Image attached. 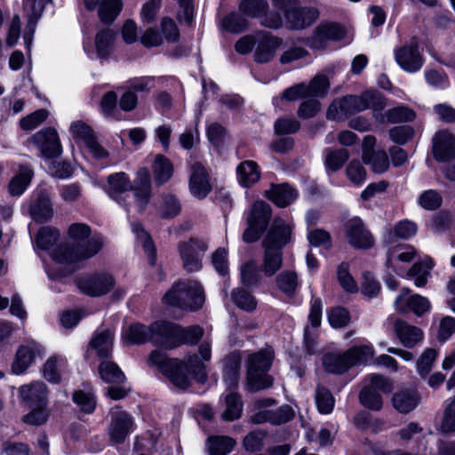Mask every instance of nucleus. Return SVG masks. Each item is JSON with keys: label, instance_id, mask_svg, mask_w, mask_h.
Instances as JSON below:
<instances>
[{"label": "nucleus", "instance_id": "nucleus-1", "mask_svg": "<svg viewBox=\"0 0 455 455\" xmlns=\"http://www.w3.org/2000/svg\"><path fill=\"white\" fill-rule=\"evenodd\" d=\"M68 236L73 244L64 243L58 246L52 252V259L60 263H73L92 258L103 246L100 238L88 239L91 228L84 223H73L68 228Z\"/></svg>", "mask_w": 455, "mask_h": 455}, {"label": "nucleus", "instance_id": "nucleus-2", "mask_svg": "<svg viewBox=\"0 0 455 455\" xmlns=\"http://www.w3.org/2000/svg\"><path fill=\"white\" fill-rule=\"evenodd\" d=\"M384 108L385 102L381 94L368 91L360 95H347L334 100L327 109L326 117L329 120L341 121L368 108L379 111Z\"/></svg>", "mask_w": 455, "mask_h": 455}, {"label": "nucleus", "instance_id": "nucleus-3", "mask_svg": "<svg viewBox=\"0 0 455 455\" xmlns=\"http://www.w3.org/2000/svg\"><path fill=\"white\" fill-rule=\"evenodd\" d=\"M204 291L196 280L186 279L176 282L165 293L164 302L182 310L196 311L204 303Z\"/></svg>", "mask_w": 455, "mask_h": 455}, {"label": "nucleus", "instance_id": "nucleus-4", "mask_svg": "<svg viewBox=\"0 0 455 455\" xmlns=\"http://www.w3.org/2000/svg\"><path fill=\"white\" fill-rule=\"evenodd\" d=\"M274 358L271 348H265L251 354L246 361L247 386L251 392L268 388L273 384V379L267 374Z\"/></svg>", "mask_w": 455, "mask_h": 455}, {"label": "nucleus", "instance_id": "nucleus-5", "mask_svg": "<svg viewBox=\"0 0 455 455\" xmlns=\"http://www.w3.org/2000/svg\"><path fill=\"white\" fill-rule=\"evenodd\" d=\"M372 357L371 347L359 346L351 347L343 354H328L323 356V363L328 372L340 374L352 366L367 363Z\"/></svg>", "mask_w": 455, "mask_h": 455}, {"label": "nucleus", "instance_id": "nucleus-6", "mask_svg": "<svg viewBox=\"0 0 455 455\" xmlns=\"http://www.w3.org/2000/svg\"><path fill=\"white\" fill-rule=\"evenodd\" d=\"M272 217L270 205L264 201H256L248 213L247 228L243 234V241L246 243L257 242L266 231Z\"/></svg>", "mask_w": 455, "mask_h": 455}, {"label": "nucleus", "instance_id": "nucleus-7", "mask_svg": "<svg viewBox=\"0 0 455 455\" xmlns=\"http://www.w3.org/2000/svg\"><path fill=\"white\" fill-rule=\"evenodd\" d=\"M178 249L183 268L187 272H197L202 268V259L204 252L208 250L206 242L191 238L188 242L180 243Z\"/></svg>", "mask_w": 455, "mask_h": 455}, {"label": "nucleus", "instance_id": "nucleus-8", "mask_svg": "<svg viewBox=\"0 0 455 455\" xmlns=\"http://www.w3.org/2000/svg\"><path fill=\"white\" fill-rule=\"evenodd\" d=\"M76 285L84 294L100 297L113 289L115 279L108 274H94L77 279Z\"/></svg>", "mask_w": 455, "mask_h": 455}, {"label": "nucleus", "instance_id": "nucleus-9", "mask_svg": "<svg viewBox=\"0 0 455 455\" xmlns=\"http://www.w3.org/2000/svg\"><path fill=\"white\" fill-rule=\"evenodd\" d=\"M31 140L45 158L58 157L62 153V147L55 129L48 127L35 133Z\"/></svg>", "mask_w": 455, "mask_h": 455}, {"label": "nucleus", "instance_id": "nucleus-10", "mask_svg": "<svg viewBox=\"0 0 455 455\" xmlns=\"http://www.w3.org/2000/svg\"><path fill=\"white\" fill-rule=\"evenodd\" d=\"M418 46V40L413 37L410 43L395 51V61L406 72H417L423 66V57L419 53Z\"/></svg>", "mask_w": 455, "mask_h": 455}, {"label": "nucleus", "instance_id": "nucleus-11", "mask_svg": "<svg viewBox=\"0 0 455 455\" xmlns=\"http://www.w3.org/2000/svg\"><path fill=\"white\" fill-rule=\"evenodd\" d=\"M345 31L343 28L335 22H321L313 31L308 39V45L316 50L327 47L329 41H337L343 38Z\"/></svg>", "mask_w": 455, "mask_h": 455}, {"label": "nucleus", "instance_id": "nucleus-12", "mask_svg": "<svg viewBox=\"0 0 455 455\" xmlns=\"http://www.w3.org/2000/svg\"><path fill=\"white\" fill-rule=\"evenodd\" d=\"M132 418L124 411L116 407L111 411V422L108 428L112 442L122 443L133 430Z\"/></svg>", "mask_w": 455, "mask_h": 455}, {"label": "nucleus", "instance_id": "nucleus-13", "mask_svg": "<svg viewBox=\"0 0 455 455\" xmlns=\"http://www.w3.org/2000/svg\"><path fill=\"white\" fill-rule=\"evenodd\" d=\"M345 231L348 243L355 248L369 249L374 243L371 233L365 228L363 220L358 217L347 221Z\"/></svg>", "mask_w": 455, "mask_h": 455}, {"label": "nucleus", "instance_id": "nucleus-14", "mask_svg": "<svg viewBox=\"0 0 455 455\" xmlns=\"http://www.w3.org/2000/svg\"><path fill=\"white\" fill-rule=\"evenodd\" d=\"M49 389L43 381L24 384L19 388V396L27 407L49 404Z\"/></svg>", "mask_w": 455, "mask_h": 455}, {"label": "nucleus", "instance_id": "nucleus-15", "mask_svg": "<svg viewBox=\"0 0 455 455\" xmlns=\"http://www.w3.org/2000/svg\"><path fill=\"white\" fill-rule=\"evenodd\" d=\"M409 289H403L400 295L395 300V309L403 314L409 311L413 312L416 315L421 316L429 311L431 305L429 300L419 294L409 296Z\"/></svg>", "mask_w": 455, "mask_h": 455}, {"label": "nucleus", "instance_id": "nucleus-16", "mask_svg": "<svg viewBox=\"0 0 455 455\" xmlns=\"http://www.w3.org/2000/svg\"><path fill=\"white\" fill-rule=\"evenodd\" d=\"M151 327V342L165 348L177 347L179 325L166 321H157L153 323Z\"/></svg>", "mask_w": 455, "mask_h": 455}, {"label": "nucleus", "instance_id": "nucleus-17", "mask_svg": "<svg viewBox=\"0 0 455 455\" xmlns=\"http://www.w3.org/2000/svg\"><path fill=\"white\" fill-rule=\"evenodd\" d=\"M319 18V11L310 6H297L294 10L286 11V23L291 29H304L313 25Z\"/></svg>", "mask_w": 455, "mask_h": 455}, {"label": "nucleus", "instance_id": "nucleus-18", "mask_svg": "<svg viewBox=\"0 0 455 455\" xmlns=\"http://www.w3.org/2000/svg\"><path fill=\"white\" fill-rule=\"evenodd\" d=\"M189 190L198 199L206 197L212 191L208 172L200 163H195L191 165Z\"/></svg>", "mask_w": 455, "mask_h": 455}, {"label": "nucleus", "instance_id": "nucleus-19", "mask_svg": "<svg viewBox=\"0 0 455 455\" xmlns=\"http://www.w3.org/2000/svg\"><path fill=\"white\" fill-rule=\"evenodd\" d=\"M433 155L440 162H447L455 157V138L448 131H440L433 138Z\"/></svg>", "mask_w": 455, "mask_h": 455}, {"label": "nucleus", "instance_id": "nucleus-20", "mask_svg": "<svg viewBox=\"0 0 455 455\" xmlns=\"http://www.w3.org/2000/svg\"><path fill=\"white\" fill-rule=\"evenodd\" d=\"M291 229V226L283 220L275 219L270 230L262 242V246L278 248L282 251L283 247L290 242Z\"/></svg>", "mask_w": 455, "mask_h": 455}, {"label": "nucleus", "instance_id": "nucleus-21", "mask_svg": "<svg viewBox=\"0 0 455 455\" xmlns=\"http://www.w3.org/2000/svg\"><path fill=\"white\" fill-rule=\"evenodd\" d=\"M394 331L401 344L407 348L414 347L424 339V332L420 328L403 319H396L394 322Z\"/></svg>", "mask_w": 455, "mask_h": 455}, {"label": "nucleus", "instance_id": "nucleus-22", "mask_svg": "<svg viewBox=\"0 0 455 455\" xmlns=\"http://www.w3.org/2000/svg\"><path fill=\"white\" fill-rule=\"evenodd\" d=\"M151 177L147 168H140L136 173L132 191L140 212H143L151 197Z\"/></svg>", "mask_w": 455, "mask_h": 455}, {"label": "nucleus", "instance_id": "nucleus-23", "mask_svg": "<svg viewBox=\"0 0 455 455\" xmlns=\"http://www.w3.org/2000/svg\"><path fill=\"white\" fill-rule=\"evenodd\" d=\"M29 215L38 223L49 221L53 216V208L49 193L45 189L38 192L29 204Z\"/></svg>", "mask_w": 455, "mask_h": 455}, {"label": "nucleus", "instance_id": "nucleus-24", "mask_svg": "<svg viewBox=\"0 0 455 455\" xmlns=\"http://www.w3.org/2000/svg\"><path fill=\"white\" fill-rule=\"evenodd\" d=\"M132 189V182L124 172H115L108 176L105 192L110 198L121 204L122 195Z\"/></svg>", "mask_w": 455, "mask_h": 455}, {"label": "nucleus", "instance_id": "nucleus-25", "mask_svg": "<svg viewBox=\"0 0 455 455\" xmlns=\"http://www.w3.org/2000/svg\"><path fill=\"white\" fill-rule=\"evenodd\" d=\"M88 10H94L99 5V17L103 23H112L122 10L121 0H84Z\"/></svg>", "mask_w": 455, "mask_h": 455}, {"label": "nucleus", "instance_id": "nucleus-26", "mask_svg": "<svg viewBox=\"0 0 455 455\" xmlns=\"http://www.w3.org/2000/svg\"><path fill=\"white\" fill-rule=\"evenodd\" d=\"M115 332L111 329L97 331L90 342V348L103 359L110 356L114 345Z\"/></svg>", "mask_w": 455, "mask_h": 455}, {"label": "nucleus", "instance_id": "nucleus-27", "mask_svg": "<svg viewBox=\"0 0 455 455\" xmlns=\"http://www.w3.org/2000/svg\"><path fill=\"white\" fill-rule=\"evenodd\" d=\"M283 40L276 36L264 34L259 41L254 52L255 61L266 63L273 59L276 49L282 45Z\"/></svg>", "mask_w": 455, "mask_h": 455}, {"label": "nucleus", "instance_id": "nucleus-28", "mask_svg": "<svg viewBox=\"0 0 455 455\" xmlns=\"http://www.w3.org/2000/svg\"><path fill=\"white\" fill-rule=\"evenodd\" d=\"M296 189L286 183L272 185L266 191V196L276 206L284 208L291 204L297 197Z\"/></svg>", "mask_w": 455, "mask_h": 455}, {"label": "nucleus", "instance_id": "nucleus-29", "mask_svg": "<svg viewBox=\"0 0 455 455\" xmlns=\"http://www.w3.org/2000/svg\"><path fill=\"white\" fill-rule=\"evenodd\" d=\"M419 402V395L415 389L405 388L395 392L392 397L394 408L401 413L414 410Z\"/></svg>", "mask_w": 455, "mask_h": 455}, {"label": "nucleus", "instance_id": "nucleus-30", "mask_svg": "<svg viewBox=\"0 0 455 455\" xmlns=\"http://www.w3.org/2000/svg\"><path fill=\"white\" fill-rule=\"evenodd\" d=\"M264 253L260 271L267 277H271L281 269L283 266V251L278 248L262 246Z\"/></svg>", "mask_w": 455, "mask_h": 455}, {"label": "nucleus", "instance_id": "nucleus-31", "mask_svg": "<svg viewBox=\"0 0 455 455\" xmlns=\"http://www.w3.org/2000/svg\"><path fill=\"white\" fill-rule=\"evenodd\" d=\"M152 327L140 323H132L123 333L122 339L126 345H140L150 341Z\"/></svg>", "mask_w": 455, "mask_h": 455}, {"label": "nucleus", "instance_id": "nucleus-32", "mask_svg": "<svg viewBox=\"0 0 455 455\" xmlns=\"http://www.w3.org/2000/svg\"><path fill=\"white\" fill-rule=\"evenodd\" d=\"M240 368L241 357L238 354H230L224 359V381L228 388L232 389L237 387L240 376Z\"/></svg>", "mask_w": 455, "mask_h": 455}, {"label": "nucleus", "instance_id": "nucleus-33", "mask_svg": "<svg viewBox=\"0 0 455 455\" xmlns=\"http://www.w3.org/2000/svg\"><path fill=\"white\" fill-rule=\"evenodd\" d=\"M36 351H39V348L36 344L21 346L18 349L12 363V372L17 375L23 373L32 363Z\"/></svg>", "mask_w": 455, "mask_h": 455}, {"label": "nucleus", "instance_id": "nucleus-34", "mask_svg": "<svg viewBox=\"0 0 455 455\" xmlns=\"http://www.w3.org/2000/svg\"><path fill=\"white\" fill-rule=\"evenodd\" d=\"M239 183L246 188L255 184L260 177L258 164L253 161H244L236 169Z\"/></svg>", "mask_w": 455, "mask_h": 455}, {"label": "nucleus", "instance_id": "nucleus-35", "mask_svg": "<svg viewBox=\"0 0 455 455\" xmlns=\"http://www.w3.org/2000/svg\"><path fill=\"white\" fill-rule=\"evenodd\" d=\"M154 179L156 185L166 183L173 173V166L171 161L163 155H156L153 163Z\"/></svg>", "mask_w": 455, "mask_h": 455}, {"label": "nucleus", "instance_id": "nucleus-36", "mask_svg": "<svg viewBox=\"0 0 455 455\" xmlns=\"http://www.w3.org/2000/svg\"><path fill=\"white\" fill-rule=\"evenodd\" d=\"M33 177V171L28 165H21L19 173L14 176L9 184V192L12 196H20L29 185Z\"/></svg>", "mask_w": 455, "mask_h": 455}, {"label": "nucleus", "instance_id": "nucleus-37", "mask_svg": "<svg viewBox=\"0 0 455 455\" xmlns=\"http://www.w3.org/2000/svg\"><path fill=\"white\" fill-rule=\"evenodd\" d=\"M116 33L110 28L99 31L95 36L97 54L100 58L107 57L113 47Z\"/></svg>", "mask_w": 455, "mask_h": 455}, {"label": "nucleus", "instance_id": "nucleus-38", "mask_svg": "<svg viewBox=\"0 0 455 455\" xmlns=\"http://www.w3.org/2000/svg\"><path fill=\"white\" fill-rule=\"evenodd\" d=\"M225 403L226 409L221 415L222 419L228 421L239 419L243 411L241 396L237 393L232 392L226 396Z\"/></svg>", "mask_w": 455, "mask_h": 455}, {"label": "nucleus", "instance_id": "nucleus-39", "mask_svg": "<svg viewBox=\"0 0 455 455\" xmlns=\"http://www.w3.org/2000/svg\"><path fill=\"white\" fill-rule=\"evenodd\" d=\"M235 443V440L228 436H212L208 439V451L210 455H227Z\"/></svg>", "mask_w": 455, "mask_h": 455}, {"label": "nucleus", "instance_id": "nucleus-40", "mask_svg": "<svg viewBox=\"0 0 455 455\" xmlns=\"http://www.w3.org/2000/svg\"><path fill=\"white\" fill-rule=\"evenodd\" d=\"M363 161L364 164H370L372 171L377 173H382L389 167L388 156L383 150L367 151L365 154H363Z\"/></svg>", "mask_w": 455, "mask_h": 455}, {"label": "nucleus", "instance_id": "nucleus-41", "mask_svg": "<svg viewBox=\"0 0 455 455\" xmlns=\"http://www.w3.org/2000/svg\"><path fill=\"white\" fill-rule=\"evenodd\" d=\"M99 373L101 379L108 383L121 384L125 380L124 374L113 362H102L99 366Z\"/></svg>", "mask_w": 455, "mask_h": 455}, {"label": "nucleus", "instance_id": "nucleus-42", "mask_svg": "<svg viewBox=\"0 0 455 455\" xmlns=\"http://www.w3.org/2000/svg\"><path fill=\"white\" fill-rule=\"evenodd\" d=\"M275 283L281 291L291 296L299 285L297 273L291 270H284L276 276Z\"/></svg>", "mask_w": 455, "mask_h": 455}, {"label": "nucleus", "instance_id": "nucleus-43", "mask_svg": "<svg viewBox=\"0 0 455 455\" xmlns=\"http://www.w3.org/2000/svg\"><path fill=\"white\" fill-rule=\"evenodd\" d=\"M132 231L141 242L145 252L148 255L149 264L154 266L156 259V251L151 236L144 230L140 224H132Z\"/></svg>", "mask_w": 455, "mask_h": 455}, {"label": "nucleus", "instance_id": "nucleus-44", "mask_svg": "<svg viewBox=\"0 0 455 455\" xmlns=\"http://www.w3.org/2000/svg\"><path fill=\"white\" fill-rule=\"evenodd\" d=\"M268 10L267 0H243L239 4V11L251 18H260Z\"/></svg>", "mask_w": 455, "mask_h": 455}, {"label": "nucleus", "instance_id": "nucleus-45", "mask_svg": "<svg viewBox=\"0 0 455 455\" xmlns=\"http://www.w3.org/2000/svg\"><path fill=\"white\" fill-rule=\"evenodd\" d=\"M30 411L23 416L22 421L31 426H41L47 422L51 416L48 405L28 407Z\"/></svg>", "mask_w": 455, "mask_h": 455}, {"label": "nucleus", "instance_id": "nucleus-46", "mask_svg": "<svg viewBox=\"0 0 455 455\" xmlns=\"http://www.w3.org/2000/svg\"><path fill=\"white\" fill-rule=\"evenodd\" d=\"M177 360L167 358L164 352L158 350L152 351L148 356V363L156 366L164 375L177 367Z\"/></svg>", "mask_w": 455, "mask_h": 455}, {"label": "nucleus", "instance_id": "nucleus-47", "mask_svg": "<svg viewBox=\"0 0 455 455\" xmlns=\"http://www.w3.org/2000/svg\"><path fill=\"white\" fill-rule=\"evenodd\" d=\"M241 280L247 287L255 286L259 283L260 274L255 260H249L241 266Z\"/></svg>", "mask_w": 455, "mask_h": 455}, {"label": "nucleus", "instance_id": "nucleus-48", "mask_svg": "<svg viewBox=\"0 0 455 455\" xmlns=\"http://www.w3.org/2000/svg\"><path fill=\"white\" fill-rule=\"evenodd\" d=\"M221 26L229 33L238 34L246 29L248 21L241 14L231 12L222 19Z\"/></svg>", "mask_w": 455, "mask_h": 455}, {"label": "nucleus", "instance_id": "nucleus-49", "mask_svg": "<svg viewBox=\"0 0 455 455\" xmlns=\"http://www.w3.org/2000/svg\"><path fill=\"white\" fill-rule=\"evenodd\" d=\"M232 299L239 308L247 312L253 311L257 307V300L252 294L242 288L233 291Z\"/></svg>", "mask_w": 455, "mask_h": 455}, {"label": "nucleus", "instance_id": "nucleus-50", "mask_svg": "<svg viewBox=\"0 0 455 455\" xmlns=\"http://www.w3.org/2000/svg\"><path fill=\"white\" fill-rule=\"evenodd\" d=\"M359 400L364 407L371 410L379 411L383 406L381 395L368 386L360 392Z\"/></svg>", "mask_w": 455, "mask_h": 455}, {"label": "nucleus", "instance_id": "nucleus-51", "mask_svg": "<svg viewBox=\"0 0 455 455\" xmlns=\"http://www.w3.org/2000/svg\"><path fill=\"white\" fill-rule=\"evenodd\" d=\"M60 237L59 231L52 227H43L39 229L36 242L39 248L47 250L53 246Z\"/></svg>", "mask_w": 455, "mask_h": 455}, {"label": "nucleus", "instance_id": "nucleus-52", "mask_svg": "<svg viewBox=\"0 0 455 455\" xmlns=\"http://www.w3.org/2000/svg\"><path fill=\"white\" fill-rule=\"evenodd\" d=\"M385 116L387 121L393 124L411 122L416 117L414 110L405 106L390 108L386 112Z\"/></svg>", "mask_w": 455, "mask_h": 455}, {"label": "nucleus", "instance_id": "nucleus-53", "mask_svg": "<svg viewBox=\"0 0 455 455\" xmlns=\"http://www.w3.org/2000/svg\"><path fill=\"white\" fill-rule=\"evenodd\" d=\"M179 335L177 337V346L180 343L190 345L196 344L204 336V329L198 325L181 328L179 326Z\"/></svg>", "mask_w": 455, "mask_h": 455}, {"label": "nucleus", "instance_id": "nucleus-54", "mask_svg": "<svg viewBox=\"0 0 455 455\" xmlns=\"http://www.w3.org/2000/svg\"><path fill=\"white\" fill-rule=\"evenodd\" d=\"M440 429L444 434L455 433V396L449 400L444 408Z\"/></svg>", "mask_w": 455, "mask_h": 455}, {"label": "nucleus", "instance_id": "nucleus-55", "mask_svg": "<svg viewBox=\"0 0 455 455\" xmlns=\"http://www.w3.org/2000/svg\"><path fill=\"white\" fill-rule=\"evenodd\" d=\"M334 397L324 387H318L315 393V403L321 413H330L334 407Z\"/></svg>", "mask_w": 455, "mask_h": 455}, {"label": "nucleus", "instance_id": "nucleus-56", "mask_svg": "<svg viewBox=\"0 0 455 455\" xmlns=\"http://www.w3.org/2000/svg\"><path fill=\"white\" fill-rule=\"evenodd\" d=\"M348 156L347 149L330 150L325 156V165L332 172L338 171L343 166Z\"/></svg>", "mask_w": 455, "mask_h": 455}, {"label": "nucleus", "instance_id": "nucleus-57", "mask_svg": "<svg viewBox=\"0 0 455 455\" xmlns=\"http://www.w3.org/2000/svg\"><path fill=\"white\" fill-rule=\"evenodd\" d=\"M183 365L186 367V371L190 372L197 381L204 383L206 380L205 367L196 355L188 356Z\"/></svg>", "mask_w": 455, "mask_h": 455}, {"label": "nucleus", "instance_id": "nucleus-58", "mask_svg": "<svg viewBox=\"0 0 455 455\" xmlns=\"http://www.w3.org/2000/svg\"><path fill=\"white\" fill-rule=\"evenodd\" d=\"M69 131L75 140H82L85 145L95 138L91 127L82 121L72 123Z\"/></svg>", "mask_w": 455, "mask_h": 455}, {"label": "nucleus", "instance_id": "nucleus-59", "mask_svg": "<svg viewBox=\"0 0 455 455\" xmlns=\"http://www.w3.org/2000/svg\"><path fill=\"white\" fill-rule=\"evenodd\" d=\"M346 174L354 185L359 186L365 181L367 172L359 161L353 160L347 164Z\"/></svg>", "mask_w": 455, "mask_h": 455}, {"label": "nucleus", "instance_id": "nucleus-60", "mask_svg": "<svg viewBox=\"0 0 455 455\" xmlns=\"http://www.w3.org/2000/svg\"><path fill=\"white\" fill-rule=\"evenodd\" d=\"M414 133V129L410 125L395 126L388 132L390 140L400 145H403L411 140Z\"/></svg>", "mask_w": 455, "mask_h": 455}, {"label": "nucleus", "instance_id": "nucleus-61", "mask_svg": "<svg viewBox=\"0 0 455 455\" xmlns=\"http://www.w3.org/2000/svg\"><path fill=\"white\" fill-rule=\"evenodd\" d=\"M48 116V111L38 109L20 121V126L24 131H30L41 124Z\"/></svg>", "mask_w": 455, "mask_h": 455}, {"label": "nucleus", "instance_id": "nucleus-62", "mask_svg": "<svg viewBox=\"0 0 455 455\" xmlns=\"http://www.w3.org/2000/svg\"><path fill=\"white\" fill-rule=\"evenodd\" d=\"M186 367L177 360V367L175 369H172L170 373H166L170 380L177 387L186 389L190 385V380L186 374Z\"/></svg>", "mask_w": 455, "mask_h": 455}, {"label": "nucleus", "instance_id": "nucleus-63", "mask_svg": "<svg viewBox=\"0 0 455 455\" xmlns=\"http://www.w3.org/2000/svg\"><path fill=\"white\" fill-rule=\"evenodd\" d=\"M60 196L65 203H76L83 196L82 187L78 183L64 185L60 189Z\"/></svg>", "mask_w": 455, "mask_h": 455}, {"label": "nucleus", "instance_id": "nucleus-64", "mask_svg": "<svg viewBox=\"0 0 455 455\" xmlns=\"http://www.w3.org/2000/svg\"><path fill=\"white\" fill-rule=\"evenodd\" d=\"M419 204L422 208L433 211L441 206L442 196L435 190H427L419 197Z\"/></svg>", "mask_w": 455, "mask_h": 455}]
</instances>
